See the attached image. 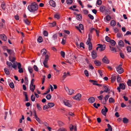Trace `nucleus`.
Here are the masks:
<instances>
[{"instance_id": "nucleus-1", "label": "nucleus", "mask_w": 131, "mask_h": 131, "mask_svg": "<svg viewBox=\"0 0 131 131\" xmlns=\"http://www.w3.org/2000/svg\"><path fill=\"white\" fill-rule=\"evenodd\" d=\"M27 8L30 12H34L37 10L38 6L35 2H33L31 5L28 6Z\"/></svg>"}, {"instance_id": "nucleus-2", "label": "nucleus", "mask_w": 131, "mask_h": 131, "mask_svg": "<svg viewBox=\"0 0 131 131\" xmlns=\"http://www.w3.org/2000/svg\"><path fill=\"white\" fill-rule=\"evenodd\" d=\"M49 56L48 55H46L45 56V58L43 62L44 66L47 68H48V67L47 64V61L49 60Z\"/></svg>"}, {"instance_id": "nucleus-3", "label": "nucleus", "mask_w": 131, "mask_h": 131, "mask_svg": "<svg viewBox=\"0 0 131 131\" xmlns=\"http://www.w3.org/2000/svg\"><path fill=\"white\" fill-rule=\"evenodd\" d=\"M63 103L65 105L69 107H72L71 102L69 101L65 100L64 101Z\"/></svg>"}, {"instance_id": "nucleus-4", "label": "nucleus", "mask_w": 131, "mask_h": 131, "mask_svg": "<svg viewBox=\"0 0 131 131\" xmlns=\"http://www.w3.org/2000/svg\"><path fill=\"white\" fill-rule=\"evenodd\" d=\"M81 96V94L78 93L76 95L72 97V98L75 100L79 101L80 100Z\"/></svg>"}, {"instance_id": "nucleus-5", "label": "nucleus", "mask_w": 131, "mask_h": 131, "mask_svg": "<svg viewBox=\"0 0 131 131\" xmlns=\"http://www.w3.org/2000/svg\"><path fill=\"white\" fill-rule=\"evenodd\" d=\"M116 70L118 73L119 74L122 73L124 71L123 69L120 66H118L116 68Z\"/></svg>"}, {"instance_id": "nucleus-6", "label": "nucleus", "mask_w": 131, "mask_h": 131, "mask_svg": "<svg viewBox=\"0 0 131 131\" xmlns=\"http://www.w3.org/2000/svg\"><path fill=\"white\" fill-rule=\"evenodd\" d=\"M91 56L93 59H95L97 57L96 52L95 50H93L91 53Z\"/></svg>"}, {"instance_id": "nucleus-7", "label": "nucleus", "mask_w": 131, "mask_h": 131, "mask_svg": "<svg viewBox=\"0 0 131 131\" xmlns=\"http://www.w3.org/2000/svg\"><path fill=\"white\" fill-rule=\"evenodd\" d=\"M18 68L19 69L18 72L20 73H22L23 72V70L22 68H21V65L19 62L17 63Z\"/></svg>"}, {"instance_id": "nucleus-8", "label": "nucleus", "mask_w": 131, "mask_h": 131, "mask_svg": "<svg viewBox=\"0 0 131 131\" xmlns=\"http://www.w3.org/2000/svg\"><path fill=\"white\" fill-rule=\"evenodd\" d=\"M103 62L106 64H108L109 63L110 61L108 60L107 58L105 56H104V57L102 59Z\"/></svg>"}, {"instance_id": "nucleus-9", "label": "nucleus", "mask_w": 131, "mask_h": 131, "mask_svg": "<svg viewBox=\"0 0 131 131\" xmlns=\"http://www.w3.org/2000/svg\"><path fill=\"white\" fill-rule=\"evenodd\" d=\"M105 109H102L101 110V113L104 116L106 115V113L108 112V109L105 106H104Z\"/></svg>"}, {"instance_id": "nucleus-10", "label": "nucleus", "mask_w": 131, "mask_h": 131, "mask_svg": "<svg viewBox=\"0 0 131 131\" xmlns=\"http://www.w3.org/2000/svg\"><path fill=\"white\" fill-rule=\"evenodd\" d=\"M6 64L8 66L9 70H12V63L11 62L7 61H6Z\"/></svg>"}, {"instance_id": "nucleus-11", "label": "nucleus", "mask_w": 131, "mask_h": 131, "mask_svg": "<svg viewBox=\"0 0 131 131\" xmlns=\"http://www.w3.org/2000/svg\"><path fill=\"white\" fill-rule=\"evenodd\" d=\"M88 101L90 103H93L95 101V99L93 97H91L88 99Z\"/></svg>"}, {"instance_id": "nucleus-12", "label": "nucleus", "mask_w": 131, "mask_h": 131, "mask_svg": "<svg viewBox=\"0 0 131 131\" xmlns=\"http://www.w3.org/2000/svg\"><path fill=\"white\" fill-rule=\"evenodd\" d=\"M35 86L33 84H30V90L32 92H34L35 88Z\"/></svg>"}, {"instance_id": "nucleus-13", "label": "nucleus", "mask_w": 131, "mask_h": 131, "mask_svg": "<svg viewBox=\"0 0 131 131\" xmlns=\"http://www.w3.org/2000/svg\"><path fill=\"white\" fill-rule=\"evenodd\" d=\"M105 9V7L104 6H101L100 8V12L102 13L104 12Z\"/></svg>"}, {"instance_id": "nucleus-14", "label": "nucleus", "mask_w": 131, "mask_h": 131, "mask_svg": "<svg viewBox=\"0 0 131 131\" xmlns=\"http://www.w3.org/2000/svg\"><path fill=\"white\" fill-rule=\"evenodd\" d=\"M49 3L50 5L53 7H56V3L55 2L51 0L49 1Z\"/></svg>"}, {"instance_id": "nucleus-15", "label": "nucleus", "mask_w": 131, "mask_h": 131, "mask_svg": "<svg viewBox=\"0 0 131 131\" xmlns=\"http://www.w3.org/2000/svg\"><path fill=\"white\" fill-rule=\"evenodd\" d=\"M1 38L3 40L5 41L7 39L6 36L4 34L1 35Z\"/></svg>"}, {"instance_id": "nucleus-16", "label": "nucleus", "mask_w": 131, "mask_h": 131, "mask_svg": "<svg viewBox=\"0 0 131 131\" xmlns=\"http://www.w3.org/2000/svg\"><path fill=\"white\" fill-rule=\"evenodd\" d=\"M9 60L12 62L13 63H14V62H15V57H12L10 55L9 57Z\"/></svg>"}, {"instance_id": "nucleus-17", "label": "nucleus", "mask_w": 131, "mask_h": 131, "mask_svg": "<svg viewBox=\"0 0 131 131\" xmlns=\"http://www.w3.org/2000/svg\"><path fill=\"white\" fill-rule=\"evenodd\" d=\"M119 87L123 90L125 89V84L123 83H120L119 84Z\"/></svg>"}, {"instance_id": "nucleus-18", "label": "nucleus", "mask_w": 131, "mask_h": 131, "mask_svg": "<svg viewBox=\"0 0 131 131\" xmlns=\"http://www.w3.org/2000/svg\"><path fill=\"white\" fill-rule=\"evenodd\" d=\"M94 63L96 66H100L101 64V62L98 60H95L94 61Z\"/></svg>"}, {"instance_id": "nucleus-19", "label": "nucleus", "mask_w": 131, "mask_h": 131, "mask_svg": "<svg viewBox=\"0 0 131 131\" xmlns=\"http://www.w3.org/2000/svg\"><path fill=\"white\" fill-rule=\"evenodd\" d=\"M46 52L47 51L46 49L45 48L43 49L41 51V53L43 56L45 55Z\"/></svg>"}, {"instance_id": "nucleus-20", "label": "nucleus", "mask_w": 131, "mask_h": 131, "mask_svg": "<svg viewBox=\"0 0 131 131\" xmlns=\"http://www.w3.org/2000/svg\"><path fill=\"white\" fill-rule=\"evenodd\" d=\"M103 90L105 92H107L108 91H110V89L108 88L107 86H103Z\"/></svg>"}, {"instance_id": "nucleus-21", "label": "nucleus", "mask_w": 131, "mask_h": 131, "mask_svg": "<svg viewBox=\"0 0 131 131\" xmlns=\"http://www.w3.org/2000/svg\"><path fill=\"white\" fill-rule=\"evenodd\" d=\"M4 71L5 73L7 75H9L10 74L9 72V69H8L6 68H5L4 69Z\"/></svg>"}, {"instance_id": "nucleus-22", "label": "nucleus", "mask_w": 131, "mask_h": 131, "mask_svg": "<svg viewBox=\"0 0 131 131\" xmlns=\"http://www.w3.org/2000/svg\"><path fill=\"white\" fill-rule=\"evenodd\" d=\"M118 44L119 46L121 47L124 46V43L123 42L122 40H120L118 42Z\"/></svg>"}, {"instance_id": "nucleus-23", "label": "nucleus", "mask_w": 131, "mask_h": 131, "mask_svg": "<svg viewBox=\"0 0 131 131\" xmlns=\"http://www.w3.org/2000/svg\"><path fill=\"white\" fill-rule=\"evenodd\" d=\"M111 79L112 82H113L115 81L116 77L115 75V74H113L112 75L111 77Z\"/></svg>"}, {"instance_id": "nucleus-24", "label": "nucleus", "mask_w": 131, "mask_h": 131, "mask_svg": "<svg viewBox=\"0 0 131 131\" xmlns=\"http://www.w3.org/2000/svg\"><path fill=\"white\" fill-rule=\"evenodd\" d=\"M123 122L124 124H127L128 122V119L126 117H124L123 118Z\"/></svg>"}, {"instance_id": "nucleus-25", "label": "nucleus", "mask_w": 131, "mask_h": 131, "mask_svg": "<svg viewBox=\"0 0 131 131\" xmlns=\"http://www.w3.org/2000/svg\"><path fill=\"white\" fill-rule=\"evenodd\" d=\"M98 46H100V47H101L100 48V49H99L100 51H101L104 50L105 49V47H103V46L102 45H101L100 44L97 45Z\"/></svg>"}, {"instance_id": "nucleus-26", "label": "nucleus", "mask_w": 131, "mask_h": 131, "mask_svg": "<svg viewBox=\"0 0 131 131\" xmlns=\"http://www.w3.org/2000/svg\"><path fill=\"white\" fill-rule=\"evenodd\" d=\"M109 42L112 46H114L116 44V42L115 41L113 40H111Z\"/></svg>"}, {"instance_id": "nucleus-27", "label": "nucleus", "mask_w": 131, "mask_h": 131, "mask_svg": "<svg viewBox=\"0 0 131 131\" xmlns=\"http://www.w3.org/2000/svg\"><path fill=\"white\" fill-rule=\"evenodd\" d=\"M57 34H54L53 36L52 37V39L56 41L57 40Z\"/></svg>"}, {"instance_id": "nucleus-28", "label": "nucleus", "mask_w": 131, "mask_h": 131, "mask_svg": "<svg viewBox=\"0 0 131 131\" xmlns=\"http://www.w3.org/2000/svg\"><path fill=\"white\" fill-rule=\"evenodd\" d=\"M104 12L107 14H110L111 13V10L107 8L105 9Z\"/></svg>"}, {"instance_id": "nucleus-29", "label": "nucleus", "mask_w": 131, "mask_h": 131, "mask_svg": "<svg viewBox=\"0 0 131 131\" xmlns=\"http://www.w3.org/2000/svg\"><path fill=\"white\" fill-rule=\"evenodd\" d=\"M49 107L51 108L54 106V104L53 103H49L48 104Z\"/></svg>"}, {"instance_id": "nucleus-30", "label": "nucleus", "mask_w": 131, "mask_h": 131, "mask_svg": "<svg viewBox=\"0 0 131 131\" xmlns=\"http://www.w3.org/2000/svg\"><path fill=\"white\" fill-rule=\"evenodd\" d=\"M74 90L72 89H70L69 91V93L70 95H71L74 94Z\"/></svg>"}, {"instance_id": "nucleus-31", "label": "nucleus", "mask_w": 131, "mask_h": 131, "mask_svg": "<svg viewBox=\"0 0 131 131\" xmlns=\"http://www.w3.org/2000/svg\"><path fill=\"white\" fill-rule=\"evenodd\" d=\"M116 24V23L114 20H112L110 22V25L112 26H114Z\"/></svg>"}, {"instance_id": "nucleus-32", "label": "nucleus", "mask_w": 131, "mask_h": 131, "mask_svg": "<svg viewBox=\"0 0 131 131\" xmlns=\"http://www.w3.org/2000/svg\"><path fill=\"white\" fill-rule=\"evenodd\" d=\"M55 18L59 19L60 18V15L58 13L55 14L54 16Z\"/></svg>"}, {"instance_id": "nucleus-33", "label": "nucleus", "mask_w": 131, "mask_h": 131, "mask_svg": "<svg viewBox=\"0 0 131 131\" xmlns=\"http://www.w3.org/2000/svg\"><path fill=\"white\" fill-rule=\"evenodd\" d=\"M39 43H41L42 42L43 39L41 36H39L37 39Z\"/></svg>"}, {"instance_id": "nucleus-34", "label": "nucleus", "mask_w": 131, "mask_h": 131, "mask_svg": "<svg viewBox=\"0 0 131 131\" xmlns=\"http://www.w3.org/2000/svg\"><path fill=\"white\" fill-rule=\"evenodd\" d=\"M7 51L8 53V54H9L10 55H11V54L13 53V51L11 50L7 49Z\"/></svg>"}, {"instance_id": "nucleus-35", "label": "nucleus", "mask_w": 131, "mask_h": 131, "mask_svg": "<svg viewBox=\"0 0 131 131\" xmlns=\"http://www.w3.org/2000/svg\"><path fill=\"white\" fill-rule=\"evenodd\" d=\"M76 17L77 19V20H80L82 19V16L80 14L77 15Z\"/></svg>"}, {"instance_id": "nucleus-36", "label": "nucleus", "mask_w": 131, "mask_h": 131, "mask_svg": "<svg viewBox=\"0 0 131 131\" xmlns=\"http://www.w3.org/2000/svg\"><path fill=\"white\" fill-rule=\"evenodd\" d=\"M49 26L51 27H53L56 25V23L55 22H53L52 23L49 24Z\"/></svg>"}, {"instance_id": "nucleus-37", "label": "nucleus", "mask_w": 131, "mask_h": 131, "mask_svg": "<svg viewBox=\"0 0 131 131\" xmlns=\"http://www.w3.org/2000/svg\"><path fill=\"white\" fill-rule=\"evenodd\" d=\"M107 127L108 129L110 131H112V129L111 126L109 124H108L107 125Z\"/></svg>"}, {"instance_id": "nucleus-38", "label": "nucleus", "mask_w": 131, "mask_h": 131, "mask_svg": "<svg viewBox=\"0 0 131 131\" xmlns=\"http://www.w3.org/2000/svg\"><path fill=\"white\" fill-rule=\"evenodd\" d=\"M111 17L110 15H107L106 16V19L107 21H109L111 19Z\"/></svg>"}, {"instance_id": "nucleus-39", "label": "nucleus", "mask_w": 131, "mask_h": 131, "mask_svg": "<svg viewBox=\"0 0 131 131\" xmlns=\"http://www.w3.org/2000/svg\"><path fill=\"white\" fill-rule=\"evenodd\" d=\"M109 102L110 103H114L115 101L113 98L111 97L109 98Z\"/></svg>"}, {"instance_id": "nucleus-40", "label": "nucleus", "mask_w": 131, "mask_h": 131, "mask_svg": "<svg viewBox=\"0 0 131 131\" xmlns=\"http://www.w3.org/2000/svg\"><path fill=\"white\" fill-rule=\"evenodd\" d=\"M109 97V96L108 95H106L105 96V98H104L105 100V101L104 102V104H105V103H106V101L107 100H108V99Z\"/></svg>"}, {"instance_id": "nucleus-41", "label": "nucleus", "mask_w": 131, "mask_h": 131, "mask_svg": "<svg viewBox=\"0 0 131 131\" xmlns=\"http://www.w3.org/2000/svg\"><path fill=\"white\" fill-rule=\"evenodd\" d=\"M126 49L128 52H131V47L130 46H127L126 47Z\"/></svg>"}, {"instance_id": "nucleus-42", "label": "nucleus", "mask_w": 131, "mask_h": 131, "mask_svg": "<svg viewBox=\"0 0 131 131\" xmlns=\"http://www.w3.org/2000/svg\"><path fill=\"white\" fill-rule=\"evenodd\" d=\"M105 38V40L108 42H109L111 40V39L110 38V37H108L107 36H106Z\"/></svg>"}, {"instance_id": "nucleus-43", "label": "nucleus", "mask_w": 131, "mask_h": 131, "mask_svg": "<svg viewBox=\"0 0 131 131\" xmlns=\"http://www.w3.org/2000/svg\"><path fill=\"white\" fill-rule=\"evenodd\" d=\"M51 95L50 94H48L47 95L46 97L47 100H50L51 99Z\"/></svg>"}, {"instance_id": "nucleus-44", "label": "nucleus", "mask_w": 131, "mask_h": 131, "mask_svg": "<svg viewBox=\"0 0 131 131\" xmlns=\"http://www.w3.org/2000/svg\"><path fill=\"white\" fill-rule=\"evenodd\" d=\"M24 22L27 25H29L30 24V22L27 19H26L24 20Z\"/></svg>"}, {"instance_id": "nucleus-45", "label": "nucleus", "mask_w": 131, "mask_h": 131, "mask_svg": "<svg viewBox=\"0 0 131 131\" xmlns=\"http://www.w3.org/2000/svg\"><path fill=\"white\" fill-rule=\"evenodd\" d=\"M117 81L118 83H119L121 81V78L119 75L117 76Z\"/></svg>"}, {"instance_id": "nucleus-46", "label": "nucleus", "mask_w": 131, "mask_h": 131, "mask_svg": "<svg viewBox=\"0 0 131 131\" xmlns=\"http://www.w3.org/2000/svg\"><path fill=\"white\" fill-rule=\"evenodd\" d=\"M31 100L32 101H35V97L34 96V95L32 94L31 96Z\"/></svg>"}, {"instance_id": "nucleus-47", "label": "nucleus", "mask_w": 131, "mask_h": 131, "mask_svg": "<svg viewBox=\"0 0 131 131\" xmlns=\"http://www.w3.org/2000/svg\"><path fill=\"white\" fill-rule=\"evenodd\" d=\"M78 27L79 28L82 30H83L84 29L83 26V25L81 24H79Z\"/></svg>"}, {"instance_id": "nucleus-48", "label": "nucleus", "mask_w": 131, "mask_h": 131, "mask_svg": "<svg viewBox=\"0 0 131 131\" xmlns=\"http://www.w3.org/2000/svg\"><path fill=\"white\" fill-rule=\"evenodd\" d=\"M1 7L4 10L5 9L6 7L5 3H3L1 4Z\"/></svg>"}, {"instance_id": "nucleus-49", "label": "nucleus", "mask_w": 131, "mask_h": 131, "mask_svg": "<svg viewBox=\"0 0 131 131\" xmlns=\"http://www.w3.org/2000/svg\"><path fill=\"white\" fill-rule=\"evenodd\" d=\"M73 2L72 0H67L66 3L68 4H71Z\"/></svg>"}, {"instance_id": "nucleus-50", "label": "nucleus", "mask_w": 131, "mask_h": 131, "mask_svg": "<svg viewBox=\"0 0 131 131\" xmlns=\"http://www.w3.org/2000/svg\"><path fill=\"white\" fill-rule=\"evenodd\" d=\"M9 85L10 87L12 89L14 88V84L13 82L10 83Z\"/></svg>"}, {"instance_id": "nucleus-51", "label": "nucleus", "mask_w": 131, "mask_h": 131, "mask_svg": "<svg viewBox=\"0 0 131 131\" xmlns=\"http://www.w3.org/2000/svg\"><path fill=\"white\" fill-rule=\"evenodd\" d=\"M96 4L98 5H101L102 4V2L101 0H97V1Z\"/></svg>"}, {"instance_id": "nucleus-52", "label": "nucleus", "mask_w": 131, "mask_h": 131, "mask_svg": "<svg viewBox=\"0 0 131 131\" xmlns=\"http://www.w3.org/2000/svg\"><path fill=\"white\" fill-rule=\"evenodd\" d=\"M28 70L30 73H32L33 71V69L31 67H28Z\"/></svg>"}, {"instance_id": "nucleus-53", "label": "nucleus", "mask_w": 131, "mask_h": 131, "mask_svg": "<svg viewBox=\"0 0 131 131\" xmlns=\"http://www.w3.org/2000/svg\"><path fill=\"white\" fill-rule=\"evenodd\" d=\"M61 56L63 58H64L65 56V53L64 52L61 51L60 52Z\"/></svg>"}, {"instance_id": "nucleus-54", "label": "nucleus", "mask_w": 131, "mask_h": 131, "mask_svg": "<svg viewBox=\"0 0 131 131\" xmlns=\"http://www.w3.org/2000/svg\"><path fill=\"white\" fill-rule=\"evenodd\" d=\"M90 43H92L90 42V39L89 37L88 38L87 41L86 42V44L87 45H89Z\"/></svg>"}, {"instance_id": "nucleus-55", "label": "nucleus", "mask_w": 131, "mask_h": 131, "mask_svg": "<svg viewBox=\"0 0 131 131\" xmlns=\"http://www.w3.org/2000/svg\"><path fill=\"white\" fill-rule=\"evenodd\" d=\"M83 12L85 15H87L88 13V11L86 9H84L83 10Z\"/></svg>"}, {"instance_id": "nucleus-56", "label": "nucleus", "mask_w": 131, "mask_h": 131, "mask_svg": "<svg viewBox=\"0 0 131 131\" xmlns=\"http://www.w3.org/2000/svg\"><path fill=\"white\" fill-rule=\"evenodd\" d=\"M100 106V104L99 103L97 104V106H96V103H95L93 104L94 107L96 108H98V107H99Z\"/></svg>"}, {"instance_id": "nucleus-57", "label": "nucleus", "mask_w": 131, "mask_h": 131, "mask_svg": "<svg viewBox=\"0 0 131 131\" xmlns=\"http://www.w3.org/2000/svg\"><path fill=\"white\" fill-rule=\"evenodd\" d=\"M17 67V65H16L14 63V62L13 63V65H12V68H14L16 70L17 69L16 67Z\"/></svg>"}, {"instance_id": "nucleus-58", "label": "nucleus", "mask_w": 131, "mask_h": 131, "mask_svg": "<svg viewBox=\"0 0 131 131\" xmlns=\"http://www.w3.org/2000/svg\"><path fill=\"white\" fill-rule=\"evenodd\" d=\"M43 35L45 36H47L48 35V32L46 31H44L43 32Z\"/></svg>"}, {"instance_id": "nucleus-59", "label": "nucleus", "mask_w": 131, "mask_h": 131, "mask_svg": "<svg viewBox=\"0 0 131 131\" xmlns=\"http://www.w3.org/2000/svg\"><path fill=\"white\" fill-rule=\"evenodd\" d=\"M37 108L39 110V111L41 110L42 109H41V107H40L39 104H37Z\"/></svg>"}, {"instance_id": "nucleus-60", "label": "nucleus", "mask_w": 131, "mask_h": 131, "mask_svg": "<svg viewBox=\"0 0 131 131\" xmlns=\"http://www.w3.org/2000/svg\"><path fill=\"white\" fill-rule=\"evenodd\" d=\"M88 16L91 19L93 20L94 19V17L91 14H88Z\"/></svg>"}, {"instance_id": "nucleus-61", "label": "nucleus", "mask_w": 131, "mask_h": 131, "mask_svg": "<svg viewBox=\"0 0 131 131\" xmlns=\"http://www.w3.org/2000/svg\"><path fill=\"white\" fill-rule=\"evenodd\" d=\"M127 84L129 86H131V80H128L127 82Z\"/></svg>"}, {"instance_id": "nucleus-62", "label": "nucleus", "mask_w": 131, "mask_h": 131, "mask_svg": "<svg viewBox=\"0 0 131 131\" xmlns=\"http://www.w3.org/2000/svg\"><path fill=\"white\" fill-rule=\"evenodd\" d=\"M36 121L40 124H41V121L40 119L38 117L35 118Z\"/></svg>"}, {"instance_id": "nucleus-63", "label": "nucleus", "mask_w": 131, "mask_h": 131, "mask_svg": "<svg viewBox=\"0 0 131 131\" xmlns=\"http://www.w3.org/2000/svg\"><path fill=\"white\" fill-rule=\"evenodd\" d=\"M92 43H90L88 47L89 50L90 51L92 49Z\"/></svg>"}, {"instance_id": "nucleus-64", "label": "nucleus", "mask_w": 131, "mask_h": 131, "mask_svg": "<svg viewBox=\"0 0 131 131\" xmlns=\"http://www.w3.org/2000/svg\"><path fill=\"white\" fill-rule=\"evenodd\" d=\"M34 68L35 71H38V68L37 66L35 65H34Z\"/></svg>"}]
</instances>
